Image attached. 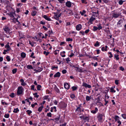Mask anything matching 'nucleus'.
<instances>
[{
	"instance_id": "72a5a7b5",
	"label": "nucleus",
	"mask_w": 126,
	"mask_h": 126,
	"mask_svg": "<svg viewBox=\"0 0 126 126\" xmlns=\"http://www.w3.org/2000/svg\"><path fill=\"white\" fill-rule=\"evenodd\" d=\"M81 110V109L79 107H78L77 108L76 110V111L79 112V111H80Z\"/></svg>"
},
{
	"instance_id": "5fc2aeb1",
	"label": "nucleus",
	"mask_w": 126,
	"mask_h": 126,
	"mask_svg": "<svg viewBox=\"0 0 126 126\" xmlns=\"http://www.w3.org/2000/svg\"><path fill=\"white\" fill-rule=\"evenodd\" d=\"M58 68V67L57 66H53L52 67L51 69L52 70H53L55 68L57 69Z\"/></svg>"
},
{
	"instance_id": "20e7f679",
	"label": "nucleus",
	"mask_w": 126,
	"mask_h": 126,
	"mask_svg": "<svg viewBox=\"0 0 126 126\" xmlns=\"http://www.w3.org/2000/svg\"><path fill=\"white\" fill-rule=\"evenodd\" d=\"M82 86L86 88H91V86L90 85L87 84L86 83L83 82L82 84Z\"/></svg>"
},
{
	"instance_id": "6e6d98bb",
	"label": "nucleus",
	"mask_w": 126,
	"mask_h": 126,
	"mask_svg": "<svg viewBox=\"0 0 126 126\" xmlns=\"http://www.w3.org/2000/svg\"><path fill=\"white\" fill-rule=\"evenodd\" d=\"M81 1L82 3H85V4H87V3L86 0H81Z\"/></svg>"
},
{
	"instance_id": "69168bd1",
	"label": "nucleus",
	"mask_w": 126,
	"mask_h": 126,
	"mask_svg": "<svg viewBox=\"0 0 126 126\" xmlns=\"http://www.w3.org/2000/svg\"><path fill=\"white\" fill-rule=\"evenodd\" d=\"M67 124L66 123H65L60 125V126H65Z\"/></svg>"
},
{
	"instance_id": "6ab92c4d",
	"label": "nucleus",
	"mask_w": 126,
	"mask_h": 126,
	"mask_svg": "<svg viewBox=\"0 0 126 126\" xmlns=\"http://www.w3.org/2000/svg\"><path fill=\"white\" fill-rule=\"evenodd\" d=\"M27 68L29 69H33L32 66L31 65H28L27 66Z\"/></svg>"
},
{
	"instance_id": "79ce46f5",
	"label": "nucleus",
	"mask_w": 126,
	"mask_h": 126,
	"mask_svg": "<svg viewBox=\"0 0 126 126\" xmlns=\"http://www.w3.org/2000/svg\"><path fill=\"white\" fill-rule=\"evenodd\" d=\"M26 112L29 115H30V114L32 113V111L29 110H27Z\"/></svg>"
},
{
	"instance_id": "c756f323",
	"label": "nucleus",
	"mask_w": 126,
	"mask_h": 126,
	"mask_svg": "<svg viewBox=\"0 0 126 126\" xmlns=\"http://www.w3.org/2000/svg\"><path fill=\"white\" fill-rule=\"evenodd\" d=\"M119 55H114V58L116 59L117 60H118L119 59Z\"/></svg>"
},
{
	"instance_id": "e2e57ef3",
	"label": "nucleus",
	"mask_w": 126,
	"mask_h": 126,
	"mask_svg": "<svg viewBox=\"0 0 126 126\" xmlns=\"http://www.w3.org/2000/svg\"><path fill=\"white\" fill-rule=\"evenodd\" d=\"M74 55V54L73 53H71V54L69 56L70 57H72Z\"/></svg>"
},
{
	"instance_id": "7c9ffc66",
	"label": "nucleus",
	"mask_w": 126,
	"mask_h": 126,
	"mask_svg": "<svg viewBox=\"0 0 126 126\" xmlns=\"http://www.w3.org/2000/svg\"><path fill=\"white\" fill-rule=\"evenodd\" d=\"M19 111V110L18 109V108H17L16 109L15 108L14 109L13 112L15 113H17V112Z\"/></svg>"
},
{
	"instance_id": "bf43d9fd",
	"label": "nucleus",
	"mask_w": 126,
	"mask_h": 126,
	"mask_svg": "<svg viewBox=\"0 0 126 126\" xmlns=\"http://www.w3.org/2000/svg\"><path fill=\"white\" fill-rule=\"evenodd\" d=\"M59 2L61 3H62L63 2H64V0H57Z\"/></svg>"
},
{
	"instance_id": "4468645a",
	"label": "nucleus",
	"mask_w": 126,
	"mask_h": 126,
	"mask_svg": "<svg viewBox=\"0 0 126 126\" xmlns=\"http://www.w3.org/2000/svg\"><path fill=\"white\" fill-rule=\"evenodd\" d=\"M95 18L94 17H91L90 18L89 20L88 21V23L89 22L91 23V24H92V22L94 20H95Z\"/></svg>"
},
{
	"instance_id": "39448f33",
	"label": "nucleus",
	"mask_w": 126,
	"mask_h": 126,
	"mask_svg": "<svg viewBox=\"0 0 126 126\" xmlns=\"http://www.w3.org/2000/svg\"><path fill=\"white\" fill-rule=\"evenodd\" d=\"M82 28V25L80 24H79L76 26V29L77 30L79 31Z\"/></svg>"
},
{
	"instance_id": "a19ab883",
	"label": "nucleus",
	"mask_w": 126,
	"mask_h": 126,
	"mask_svg": "<svg viewBox=\"0 0 126 126\" xmlns=\"http://www.w3.org/2000/svg\"><path fill=\"white\" fill-rule=\"evenodd\" d=\"M97 30H98V28L97 27L95 26H94L93 29V30L94 31H96Z\"/></svg>"
},
{
	"instance_id": "774afa93",
	"label": "nucleus",
	"mask_w": 126,
	"mask_h": 126,
	"mask_svg": "<svg viewBox=\"0 0 126 126\" xmlns=\"http://www.w3.org/2000/svg\"><path fill=\"white\" fill-rule=\"evenodd\" d=\"M48 96H45L44 97V99H46L48 98Z\"/></svg>"
},
{
	"instance_id": "09e8293b",
	"label": "nucleus",
	"mask_w": 126,
	"mask_h": 126,
	"mask_svg": "<svg viewBox=\"0 0 126 126\" xmlns=\"http://www.w3.org/2000/svg\"><path fill=\"white\" fill-rule=\"evenodd\" d=\"M9 114H5V115L4 116V117L5 118H9Z\"/></svg>"
},
{
	"instance_id": "4c0bfd02",
	"label": "nucleus",
	"mask_w": 126,
	"mask_h": 126,
	"mask_svg": "<svg viewBox=\"0 0 126 126\" xmlns=\"http://www.w3.org/2000/svg\"><path fill=\"white\" fill-rule=\"evenodd\" d=\"M17 69L16 68L12 70V73L13 74H14L16 73L17 71Z\"/></svg>"
},
{
	"instance_id": "603ef678",
	"label": "nucleus",
	"mask_w": 126,
	"mask_h": 126,
	"mask_svg": "<svg viewBox=\"0 0 126 126\" xmlns=\"http://www.w3.org/2000/svg\"><path fill=\"white\" fill-rule=\"evenodd\" d=\"M109 54H110V55L109 56V57L110 58H111L112 57V55L111 52H109Z\"/></svg>"
},
{
	"instance_id": "c85d7f7f",
	"label": "nucleus",
	"mask_w": 126,
	"mask_h": 126,
	"mask_svg": "<svg viewBox=\"0 0 126 126\" xmlns=\"http://www.w3.org/2000/svg\"><path fill=\"white\" fill-rule=\"evenodd\" d=\"M99 46V42L97 41L96 42V43L94 44V46L96 47H98Z\"/></svg>"
},
{
	"instance_id": "13d9d810",
	"label": "nucleus",
	"mask_w": 126,
	"mask_h": 126,
	"mask_svg": "<svg viewBox=\"0 0 126 126\" xmlns=\"http://www.w3.org/2000/svg\"><path fill=\"white\" fill-rule=\"evenodd\" d=\"M62 72L63 74H64L66 73L67 71L65 69H63L62 71Z\"/></svg>"
},
{
	"instance_id": "0e129e2a",
	"label": "nucleus",
	"mask_w": 126,
	"mask_h": 126,
	"mask_svg": "<svg viewBox=\"0 0 126 126\" xmlns=\"http://www.w3.org/2000/svg\"><path fill=\"white\" fill-rule=\"evenodd\" d=\"M105 103L104 104L105 105H106L108 103V100H106V99L104 100Z\"/></svg>"
},
{
	"instance_id": "2f4dec72",
	"label": "nucleus",
	"mask_w": 126,
	"mask_h": 126,
	"mask_svg": "<svg viewBox=\"0 0 126 126\" xmlns=\"http://www.w3.org/2000/svg\"><path fill=\"white\" fill-rule=\"evenodd\" d=\"M41 86L39 85H38L37 86V90H40V88H41Z\"/></svg>"
},
{
	"instance_id": "ddd939ff",
	"label": "nucleus",
	"mask_w": 126,
	"mask_h": 126,
	"mask_svg": "<svg viewBox=\"0 0 126 126\" xmlns=\"http://www.w3.org/2000/svg\"><path fill=\"white\" fill-rule=\"evenodd\" d=\"M20 81L21 83V85L22 86H25L26 85V83L24 82V80L23 79H21Z\"/></svg>"
},
{
	"instance_id": "9b49d317",
	"label": "nucleus",
	"mask_w": 126,
	"mask_h": 126,
	"mask_svg": "<svg viewBox=\"0 0 126 126\" xmlns=\"http://www.w3.org/2000/svg\"><path fill=\"white\" fill-rule=\"evenodd\" d=\"M8 14L10 17L14 18V15H15V12H10Z\"/></svg>"
},
{
	"instance_id": "1a4fd4ad",
	"label": "nucleus",
	"mask_w": 126,
	"mask_h": 126,
	"mask_svg": "<svg viewBox=\"0 0 126 126\" xmlns=\"http://www.w3.org/2000/svg\"><path fill=\"white\" fill-rule=\"evenodd\" d=\"M91 9L92 11H96L97 13H98V8L97 7H93L91 8Z\"/></svg>"
},
{
	"instance_id": "680f3d73",
	"label": "nucleus",
	"mask_w": 126,
	"mask_h": 126,
	"mask_svg": "<svg viewBox=\"0 0 126 126\" xmlns=\"http://www.w3.org/2000/svg\"><path fill=\"white\" fill-rule=\"evenodd\" d=\"M115 82L116 84L118 85L119 84V80H115Z\"/></svg>"
},
{
	"instance_id": "2eb2a0df",
	"label": "nucleus",
	"mask_w": 126,
	"mask_h": 126,
	"mask_svg": "<svg viewBox=\"0 0 126 126\" xmlns=\"http://www.w3.org/2000/svg\"><path fill=\"white\" fill-rule=\"evenodd\" d=\"M43 17L47 20L51 21V19L50 18L48 17V16L46 15H44L43 16Z\"/></svg>"
},
{
	"instance_id": "ea45409f",
	"label": "nucleus",
	"mask_w": 126,
	"mask_h": 126,
	"mask_svg": "<svg viewBox=\"0 0 126 126\" xmlns=\"http://www.w3.org/2000/svg\"><path fill=\"white\" fill-rule=\"evenodd\" d=\"M77 87L76 86H73L72 87V90L73 91L76 90L77 89Z\"/></svg>"
},
{
	"instance_id": "0eeeda50",
	"label": "nucleus",
	"mask_w": 126,
	"mask_h": 126,
	"mask_svg": "<svg viewBox=\"0 0 126 126\" xmlns=\"http://www.w3.org/2000/svg\"><path fill=\"white\" fill-rule=\"evenodd\" d=\"M119 14L116 13H113L112 15V17L115 18L118 17L119 16Z\"/></svg>"
},
{
	"instance_id": "c9c22d12",
	"label": "nucleus",
	"mask_w": 126,
	"mask_h": 126,
	"mask_svg": "<svg viewBox=\"0 0 126 126\" xmlns=\"http://www.w3.org/2000/svg\"><path fill=\"white\" fill-rule=\"evenodd\" d=\"M55 90L58 93H60V91L59 90V89L58 88L56 87L55 88Z\"/></svg>"
},
{
	"instance_id": "393cba45",
	"label": "nucleus",
	"mask_w": 126,
	"mask_h": 126,
	"mask_svg": "<svg viewBox=\"0 0 126 126\" xmlns=\"http://www.w3.org/2000/svg\"><path fill=\"white\" fill-rule=\"evenodd\" d=\"M26 54L24 52H22L21 53V56L24 58L26 56Z\"/></svg>"
},
{
	"instance_id": "9d476101",
	"label": "nucleus",
	"mask_w": 126,
	"mask_h": 126,
	"mask_svg": "<svg viewBox=\"0 0 126 126\" xmlns=\"http://www.w3.org/2000/svg\"><path fill=\"white\" fill-rule=\"evenodd\" d=\"M83 120L85 122L86 121L88 122L89 121V116H84L83 117Z\"/></svg>"
},
{
	"instance_id": "f8f14e48",
	"label": "nucleus",
	"mask_w": 126,
	"mask_h": 126,
	"mask_svg": "<svg viewBox=\"0 0 126 126\" xmlns=\"http://www.w3.org/2000/svg\"><path fill=\"white\" fill-rule=\"evenodd\" d=\"M92 96L91 95L90 96H86V100L87 101H89L91 99L92 97Z\"/></svg>"
},
{
	"instance_id": "7ed1b4c3",
	"label": "nucleus",
	"mask_w": 126,
	"mask_h": 126,
	"mask_svg": "<svg viewBox=\"0 0 126 126\" xmlns=\"http://www.w3.org/2000/svg\"><path fill=\"white\" fill-rule=\"evenodd\" d=\"M3 29L6 33H10V29L8 26H4L3 28Z\"/></svg>"
},
{
	"instance_id": "a18cd8bd",
	"label": "nucleus",
	"mask_w": 126,
	"mask_h": 126,
	"mask_svg": "<svg viewBox=\"0 0 126 126\" xmlns=\"http://www.w3.org/2000/svg\"><path fill=\"white\" fill-rule=\"evenodd\" d=\"M54 16H55L57 18H58V15L59 14V13H54Z\"/></svg>"
},
{
	"instance_id": "f704fd0d",
	"label": "nucleus",
	"mask_w": 126,
	"mask_h": 126,
	"mask_svg": "<svg viewBox=\"0 0 126 126\" xmlns=\"http://www.w3.org/2000/svg\"><path fill=\"white\" fill-rule=\"evenodd\" d=\"M72 40H73L72 38H68L66 39V41H72Z\"/></svg>"
},
{
	"instance_id": "5701e85b",
	"label": "nucleus",
	"mask_w": 126,
	"mask_h": 126,
	"mask_svg": "<svg viewBox=\"0 0 126 126\" xmlns=\"http://www.w3.org/2000/svg\"><path fill=\"white\" fill-rule=\"evenodd\" d=\"M125 1V0H120L118 2V3L120 5H122L123 4V2Z\"/></svg>"
},
{
	"instance_id": "b1692460",
	"label": "nucleus",
	"mask_w": 126,
	"mask_h": 126,
	"mask_svg": "<svg viewBox=\"0 0 126 126\" xmlns=\"http://www.w3.org/2000/svg\"><path fill=\"white\" fill-rule=\"evenodd\" d=\"M115 121H118L119 120V117L118 116H116L114 117Z\"/></svg>"
},
{
	"instance_id": "4d7b16f0",
	"label": "nucleus",
	"mask_w": 126,
	"mask_h": 126,
	"mask_svg": "<svg viewBox=\"0 0 126 126\" xmlns=\"http://www.w3.org/2000/svg\"><path fill=\"white\" fill-rule=\"evenodd\" d=\"M70 97L71 98H73L75 97V95L74 94H72L71 95Z\"/></svg>"
},
{
	"instance_id": "49530a36",
	"label": "nucleus",
	"mask_w": 126,
	"mask_h": 126,
	"mask_svg": "<svg viewBox=\"0 0 126 126\" xmlns=\"http://www.w3.org/2000/svg\"><path fill=\"white\" fill-rule=\"evenodd\" d=\"M10 57L8 56L6 57V59H7V61L8 62L10 61L11 60V59L10 58Z\"/></svg>"
},
{
	"instance_id": "6e6552de",
	"label": "nucleus",
	"mask_w": 126,
	"mask_h": 126,
	"mask_svg": "<svg viewBox=\"0 0 126 126\" xmlns=\"http://www.w3.org/2000/svg\"><path fill=\"white\" fill-rule=\"evenodd\" d=\"M65 5L66 6L68 7H70L71 6V3L70 1H68L66 2Z\"/></svg>"
},
{
	"instance_id": "aec40b11",
	"label": "nucleus",
	"mask_w": 126,
	"mask_h": 126,
	"mask_svg": "<svg viewBox=\"0 0 126 126\" xmlns=\"http://www.w3.org/2000/svg\"><path fill=\"white\" fill-rule=\"evenodd\" d=\"M65 52V51H63L62 52H61L60 53V55L63 57H64L65 55L64 54Z\"/></svg>"
},
{
	"instance_id": "f257e3e1",
	"label": "nucleus",
	"mask_w": 126,
	"mask_h": 126,
	"mask_svg": "<svg viewBox=\"0 0 126 126\" xmlns=\"http://www.w3.org/2000/svg\"><path fill=\"white\" fill-rule=\"evenodd\" d=\"M105 117L104 115L102 114H99L97 116L98 120L100 122H102L104 121L103 119Z\"/></svg>"
},
{
	"instance_id": "338daca9",
	"label": "nucleus",
	"mask_w": 126,
	"mask_h": 126,
	"mask_svg": "<svg viewBox=\"0 0 126 126\" xmlns=\"http://www.w3.org/2000/svg\"><path fill=\"white\" fill-rule=\"evenodd\" d=\"M120 69L123 71L124 70V68L122 66H121L120 67Z\"/></svg>"
},
{
	"instance_id": "8fccbe9b",
	"label": "nucleus",
	"mask_w": 126,
	"mask_h": 126,
	"mask_svg": "<svg viewBox=\"0 0 126 126\" xmlns=\"http://www.w3.org/2000/svg\"><path fill=\"white\" fill-rule=\"evenodd\" d=\"M47 116H49L50 117H52V114L50 112L49 113H47Z\"/></svg>"
},
{
	"instance_id": "37998d69",
	"label": "nucleus",
	"mask_w": 126,
	"mask_h": 126,
	"mask_svg": "<svg viewBox=\"0 0 126 126\" xmlns=\"http://www.w3.org/2000/svg\"><path fill=\"white\" fill-rule=\"evenodd\" d=\"M33 94L34 95L35 97L38 98L39 96V95L37 94V93H35Z\"/></svg>"
},
{
	"instance_id": "412c9836",
	"label": "nucleus",
	"mask_w": 126,
	"mask_h": 126,
	"mask_svg": "<svg viewBox=\"0 0 126 126\" xmlns=\"http://www.w3.org/2000/svg\"><path fill=\"white\" fill-rule=\"evenodd\" d=\"M9 43H8L7 44L5 45V47L6 48L10 50L11 48L9 45Z\"/></svg>"
},
{
	"instance_id": "a211bd4d",
	"label": "nucleus",
	"mask_w": 126,
	"mask_h": 126,
	"mask_svg": "<svg viewBox=\"0 0 126 126\" xmlns=\"http://www.w3.org/2000/svg\"><path fill=\"white\" fill-rule=\"evenodd\" d=\"M123 22V20L122 19H120L119 20L118 22H117V25L119 26H120L121 24Z\"/></svg>"
},
{
	"instance_id": "e433bc0d",
	"label": "nucleus",
	"mask_w": 126,
	"mask_h": 126,
	"mask_svg": "<svg viewBox=\"0 0 126 126\" xmlns=\"http://www.w3.org/2000/svg\"><path fill=\"white\" fill-rule=\"evenodd\" d=\"M110 90H111L110 92L112 93H115L116 92V91L114 90V88L113 87H111Z\"/></svg>"
},
{
	"instance_id": "a878e982",
	"label": "nucleus",
	"mask_w": 126,
	"mask_h": 126,
	"mask_svg": "<svg viewBox=\"0 0 126 126\" xmlns=\"http://www.w3.org/2000/svg\"><path fill=\"white\" fill-rule=\"evenodd\" d=\"M36 13L37 12L36 11H33L32 13V15L33 16H34L36 15Z\"/></svg>"
},
{
	"instance_id": "3c124183",
	"label": "nucleus",
	"mask_w": 126,
	"mask_h": 126,
	"mask_svg": "<svg viewBox=\"0 0 126 126\" xmlns=\"http://www.w3.org/2000/svg\"><path fill=\"white\" fill-rule=\"evenodd\" d=\"M37 104L36 103H35L34 104H32L31 105V106L33 108L35 105H36Z\"/></svg>"
},
{
	"instance_id": "de8ad7c7",
	"label": "nucleus",
	"mask_w": 126,
	"mask_h": 126,
	"mask_svg": "<svg viewBox=\"0 0 126 126\" xmlns=\"http://www.w3.org/2000/svg\"><path fill=\"white\" fill-rule=\"evenodd\" d=\"M10 96L12 98L14 97L15 96L14 94V93H12L10 95Z\"/></svg>"
},
{
	"instance_id": "4be33fe9",
	"label": "nucleus",
	"mask_w": 126,
	"mask_h": 126,
	"mask_svg": "<svg viewBox=\"0 0 126 126\" xmlns=\"http://www.w3.org/2000/svg\"><path fill=\"white\" fill-rule=\"evenodd\" d=\"M97 26L98 27V30H99L102 29V27L101 26V24H99L97 25Z\"/></svg>"
},
{
	"instance_id": "bb28decb",
	"label": "nucleus",
	"mask_w": 126,
	"mask_h": 126,
	"mask_svg": "<svg viewBox=\"0 0 126 126\" xmlns=\"http://www.w3.org/2000/svg\"><path fill=\"white\" fill-rule=\"evenodd\" d=\"M76 70L80 72H83V69L81 67L79 68L78 70Z\"/></svg>"
},
{
	"instance_id": "dca6fc26",
	"label": "nucleus",
	"mask_w": 126,
	"mask_h": 126,
	"mask_svg": "<svg viewBox=\"0 0 126 126\" xmlns=\"http://www.w3.org/2000/svg\"><path fill=\"white\" fill-rule=\"evenodd\" d=\"M60 76V73L59 72H57L54 75V77L55 78L56 77H59Z\"/></svg>"
},
{
	"instance_id": "c03bdc74",
	"label": "nucleus",
	"mask_w": 126,
	"mask_h": 126,
	"mask_svg": "<svg viewBox=\"0 0 126 126\" xmlns=\"http://www.w3.org/2000/svg\"><path fill=\"white\" fill-rule=\"evenodd\" d=\"M49 53L48 52H46V51H44V54L46 56L47 55L49 54Z\"/></svg>"
},
{
	"instance_id": "f03ea898",
	"label": "nucleus",
	"mask_w": 126,
	"mask_h": 126,
	"mask_svg": "<svg viewBox=\"0 0 126 126\" xmlns=\"http://www.w3.org/2000/svg\"><path fill=\"white\" fill-rule=\"evenodd\" d=\"M24 89L23 87L21 86L18 87L17 88V94L18 95L21 94L23 93Z\"/></svg>"
},
{
	"instance_id": "473e14b6",
	"label": "nucleus",
	"mask_w": 126,
	"mask_h": 126,
	"mask_svg": "<svg viewBox=\"0 0 126 126\" xmlns=\"http://www.w3.org/2000/svg\"><path fill=\"white\" fill-rule=\"evenodd\" d=\"M43 108V106H41L40 107H39L38 109V111L39 112L41 111H42Z\"/></svg>"
},
{
	"instance_id": "58836bf2",
	"label": "nucleus",
	"mask_w": 126,
	"mask_h": 126,
	"mask_svg": "<svg viewBox=\"0 0 126 126\" xmlns=\"http://www.w3.org/2000/svg\"><path fill=\"white\" fill-rule=\"evenodd\" d=\"M85 12H86L85 10H83V11L82 12H80V13L81 15L83 16L85 13Z\"/></svg>"
},
{
	"instance_id": "052dcab7",
	"label": "nucleus",
	"mask_w": 126,
	"mask_h": 126,
	"mask_svg": "<svg viewBox=\"0 0 126 126\" xmlns=\"http://www.w3.org/2000/svg\"><path fill=\"white\" fill-rule=\"evenodd\" d=\"M101 50L102 51H103L104 50L106 51L107 49H105L104 47H102L101 48Z\"/></svg>"
},
{
	"instance_id": "cd10ccee",
	"label": "nucleus",
	"mask_w": 126,
	"mask_h": 126,
	"mask_svg": "<svg viewBox=\"0 0 126 126\" xmlns=\"http://www.w3.org/2000/svg\"><path fill=\"white\" fill-rule=\"evenodd\" d=\"M121 116L124 119H126V114H123L121 115Z\"/></svg>"
},
{
	"instance_id": "864d4df0",
	"label": "nucleus",
	"mask_w": 126,
	"mask_h": 126,
	"mask_svg": "<svg viewBox=\"0 0 126 126\" xmlns=\"http://www.w3.org/2000/svg\"><path fill=\"white\" fill-rule=\"evenodd\" d=\"M38 69L39 70V72L42 70L43 68H42L38 67Z\"/></svg>"
},
{
	"instance_id": "423d86ee",
	"label": "nucleus",
	"mask_w": 126,
	"mask_h": 126,
	"mask_svg": "<svg viewBox=\"0 0 126 126\" xmlns=\"http://www.w3.org/2000/svg\"><path fill=\"white\" fill-rule=\"evenodd\" d=\"M64 86L66 89H68L70 87L69 84L67 83H66L64 84Z\"/></svg>"
},
{
	"instance_id": "f3484780",
	"label": "nucleus",
	"mask_w": 126,
	"mask_h": 126,
	"mask_svg": "<svg viewBox=\"0 0 126 126\" xmlns=\"http://www.w3.org/2000/svg\"><path fill=\"white\" fill-rule=\"evenodd\" d=\"M98 110V109L97 108H95V110H92L91 111V112L93 114H95L96 113Z\"/></svg>"
}]
</instances>
